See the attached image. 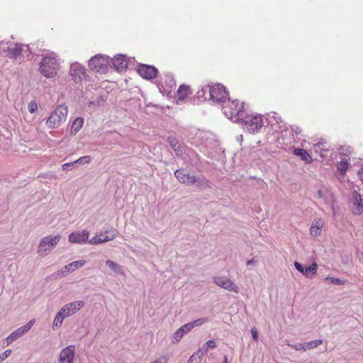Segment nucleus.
<instances>
[{"instance_id": "obj_1", "label": "nucleus", "mask_w": 363, "mask_h": 363, "mask_svg": "<svg viewBox=\"0 0 363 363\" xmlns=\"http://www.w3.org/2000/svg\"><path fill=\"white\" fill-rule=\"evenodd\" d=\"M60 66L59 55L54 52L48 50L40 62L39 71L47 79H53L57 76Z\"/></svg>"}, {"instance_id": "obj_2", "label": "nucleus", "mask_w": 363, "mask_h": 363, "mask_svg": "<svg viewBox=\"0 0 363 363\" xmlns=\"http://www.w3.org/2000/svg\"><path fill=\"white\" fill-rule=\"evenodd\" d=\"M222 109L225 116L233 122H239L246 111L244 103L240 104L237 100L228 101Z\"/></svg>"}, {"instance_id": "obj_3", "label": "nucleus", "mask_w": 363, "mask_h": 363, "mask_svg": "<svg viewBox=\"0 0 363 363\" xmlns=\"http://www.w3.org/2000/svg\"><path fill=\"white\" fill-rule=\"evenodd\" d=\"M243 126L244 130L250 133H256L263 126V118L262 115L247 113L245 111L244 116H242L240 121Z\"/></svg>"}, {"instance_id": "obj_4", "label": "nucleus", "mask_w": 363, "mask_h": 363, "mask_svg": "<svg viewBox=\"0 0 363 363\" xmlns=\"http://www.w3.org/2000/svg\"><path fill=\"white\" fill-rule=\"evenodd\" d=\"M68 113V108L65 104L57 106L46 120L48 128L55 129L65 122Z\"/></svg>"}, {"instance_id": "obj_5", "label": "nucleus", "mask_w": 363, "mask_h": 363, "mask_svg": "<svg viewBox=\"0 0 363 363\" xmlns=\"http://www.w3.org/2000/svg\"><path fill=\"white\" fill-rule=\"evenodd\" d=\"M216 143L213 134L208 131L198 130L195 133V136L193 138L192 143L200 148L201 151L206 154L208 152V149H211Z\"/></svg>"}, {"instance_id": "obj_6", "label": "nucleus", "mask_w": 363, "mask_h": 363, "mask_svg": "<svg viewBox=\"0 0 363 363\" xmlns=\"http://www.w3.org/2000/svg\"><path fill=\"white\" fill-rule=\"evenodd\" d=\"M61 237L60 235L46 236L40 241L38 253L44 257L48 254L60 242Z\"/></svg>"}, {"instance_id": "obj_7", "label": "nucleus", "mask_w": 363, "mask_h": 363, "mask_svg": "<svg viewBox=\"0 0 363 363\" xmlns=\"http://www.w3.org/2000/svg\"><path fill=\"white\" fill-rule=\"evenodd\" d=\"M348 204L350 211L354 215L359 216L363 213V199L357 191H351L348 197Z\"/></svg>"}, {"instance_id": "obj_8", "label": "nucleus", "mask_w": 363, "mask_h": 363, "mask_svg": "<svg viewBox=\"0 0 363 363\" xmlns=\"http://www.w3.org/2000/svg\"><path fill=\"white\" fill-rule=\"evenodd\" d=\"M110 60L108 57L96 55L89 61V68L96 72L104 73L108 70Z\"/></svg>"}, {"instance_id": "obj_9", "label": "nucleus", "mask_w": 363, "mask_h": 363, "mask_svg": "<svg viewBox=\"0 0 363 363\" xmlns=\"http://www.w3.org/2000/svg\"><path fill=\"white\" fill-rule=\"evenodd\" d=\"M228 93L225 87L220 84L211 85L209 89V100L216 103L225 102L227 99Z\"/></svg>"}, {"instance_id": "obj_10", "label": "nucleus", "mask_w": 363, "mask_h": 363, "mask_svg": "<svg viewBox=\"0 0 363 363\" xmlns=\"http://www.w3.org/2000/svg\"><path fill=\"white\" fill-rule=\"evenodd\" d=\"M69 75L71 76L72 80L76 84L82 82L88 77L84 67L77 62L70 65Z\"/></svg>"}, {"instance_id": "obj_11", "label": "nucleus", "mask_w": 363, "mask_h": 363, "mask_svg": "<svg viewBox=\"0 0 363 363\" xmlns=\"http://www.w3.org/2000/svg\"><path fill=\"white\" fill-rule=\"evenodd\" d=\"M213 281L217 286L227 291L235 293H238L239 291V288L230 280V279L226 277H214L213 278Z\"/></svg>"}, {"instance_id": "obj_12", "label": "nucleus", "mask_w": 363, "mask_h": 363, "mask_svg": "<svg viewBox=\"0 0 363 363\" xmlns=\"http://www.w3.org/2000/svg\"><path fill=\"white\" fill-rule=\"evenodd\" d=\"M116 235V232L114 228L106 230L104 233L96 235L93 237L89 242L91 244H99L108 240H112Z\"/></svg>"}, {"instance_id": "obj_13", "label": "nucleus", "mask_w": 363, "mask_h": 363, "mask_svg": "<svg viewBox=\"0 0 363 363\" xmlns=\"http://www.w3.org/2000/svg\"><path fill=\"white\" fill-rule=\"evenodd\" d=\"M84 306L83 301H77L67 303L60 311L64 316L69 317L79 311Z\"/></svg>"}, {"instance_id": "obj_14", "label": "nucleus", "mask_w": 363, "mask_h": 363, "mask_svg": "<svg viewBox=\"0 0 363 363\" xmlns=\"http://www.w3.org/2000/svg\"><path fill=\"white\" fill-rule=\"evenodd\" d=\"M137 72L143 78L152 79L155 77L157 70L153 66L140 64L138 67Z\"/></svg>"}, {"instance_id": "obj_15", "label": "nucleus", "mask_w": 363, "mask_h": 363, "mask_svg": "<svg viewBox=\"0 0 363 363\" xmlns=\"http://www.w3.org/2000/svg\"><path fill=\"white\" fill-rule=\"evenodd\" d=\"M75 346L73 345H69L64 348L60 354V363H73L74 357Z\"/></svg>"}, {"instance_id": "obj_16", "label": "nucleus", "mask_w": 363, "mask_h": 363, "mask_svg": "<svg viewBox=\"0 0 363 363\" xmlns=\"http://www.w3.org/2000/svg\"><path fill=\"white\" fill-rule=\"evenodd\" d=\"M295 268L306 277H311L317 273L318 264L314 262L311 265L304 267L298 262H294Z\"/></svg>"}, {"instance_id": "obj_17", "label": "nucleus", "mask_w": 363, "mask_h": 363, "mask_svg": "<svg viewBox=\"0 0 363 363\" xmlns=\"http://www.w3.org/2000/svg\"><path fill=\"white\" fill-rule=\"evenodd\" d=\"M350 157L345 154H340V161L337 162V172L340 176H344L350 166Z\"/></svg>"}, {"instance_id": "obj_18", "label": "nucleus", "mask_w": 363, "mask_h": 363, "mask_svg": "<svg viewBox=\"0 0 363 363\" xmlns=\"http://www.w3.org/2000/svg\"><path fill=\"white\" fill-rule=\"evenodd\" d=\"M174 176L180 183L186 185H191V182L194 177V175H191L188 170L185 169L176 170L174 172Z\"/></svg>"}, {"instance_id": "obj_19", "label": "nucleus", "mask_w": 363, "mask_h": 363, "mask_svg": "<svg viewBox=\"0 0 363 363\" xmlns=\"http://www.w3.org/2000/svg\"><path fill=\"white\" fill-rule=\"evenodd\" d=\"M112 64L117 72H122L125 70L128 65L126 56L123 55H116L112 60Z\"/></svg>"}, {"instance_id": "obj_20", "label": "nucleus", "mask_w": 363, "mask_h": 363, "mask_svg": "<svg viewBox=\"0 0 363 363\" xmlns=\"http://www.w3.org/2000/svg\"><path fill=\"white\" fill-rule=\"evenodd\" d=\"M89 235V233L86 230H83L82 233H72L69 235V240L73 243H85L88 240Z\"/></svg>"}, {"instance_id": "obj_21", "label": "nucleus", "mask_w": 363, "mask_h": 363, "mask_svg": "<svg viewBox=\"0 0 363 363\" xmlns=\"http://www.w3.org/2000/svg\"><path fill=\"white\" fill-rule=\"evenodd\" d=\"M24 48L26 49V50H29V45H23V44H13L8 47L9 53L13 58H18L20 57L22 54V50Z\"/></svg>"}, {"instance_id": "obj_22", "label": "nucleus", "mask_w": 363, "mask_h": 363, "mask_svg": "<svg viewBox=\"0 0 363 363\" xmlns=\"http://www.w3.org/2000/svg\"><path fill=\"white\" fill-rule=\"evenodd\" d=\"M267 120L268 121V123L275 130L281 129L282 128L281 125V118L280 116L276 112H271L267 114Z\"/></svg>"}, {"instance_id": "obj_23", "label": "nucleus", "mask_w": 363, "mask_h": 363, "mask_svg": "<svg viewBox=\"0 0 363 363\" xmlns=\"http://www.w3.org/2000/svg\"><path fill=\"white\" fill-rule=\"evenodd\" d=\"M86 262L83 259L72 262L67 265H65L61 271V274L63 277H65L69 273L73 272L77 269L83 267L85 264Z\"/></svg>"}, {"instance_id": "obj_24", "label": "nucleus", "mask_w": 363, "mask_h": 363, "mask_svg": "<svg viewBox=\"0 0 363 363\" xmlns=\"http://www.w3.org/2000/svg\"><path fill=\"white\" fill-rule=\"evenodd\" d=\"M34 320H30L28 323H27L26 325H23L22 327L18 328L15 331L11 333V335L12 336V338H13L15 340L18 338L23 336L25 333H28L32 326L33 325Z\"/></svg>"}, {"instance_id": "obj_25", "label": "nucleus", "mask_w": 363, "mask_h": 363, "mask_svg": "<svg viewBox=\"0 0 363 363\" xmlns=\"http://www.w3.org/2000/svg\"><path fill=\"white\" fill-rule=\"evenodd\" d=\"M195 184L196 187L201 189H206L211 188V182L204 177H196L194 176L191 182V185Z\"/></svg>"}, {"instance_id": "obj_26", "label": "nucleus", "mask_w": 363, "mask_h": 363, "mask_svg": "<svg viewBox=\"0 0 363 363\" xmlns=\"http://www.w3.org/2000/svg\"><path fill=\"white\" fill-rule=\"evenodd\" d=\"M294 154L301 158L303 161L311 163L312 158L306 150L302 148H295L294 150Z\"/></svg>"}, {"instance_id": "obj_27", "label": "nucleus", "mask_w": 363, "mask_h": 363, "mask_svg": "<svg viewBox=\"0 0 363 363\" xmlns=\"http://www.w3.org/2000/svg\"><path fill=\"white\" fill-rule=\"evenodd\" d=\"M168 142L171 147L174 150L177 155H180L182 154L183 147L179 144V141L176 138H168Z\"/></svg>"}, {"instance_id": "obj_28", "label": "nucleus", "mask_w": 363, "mask_h": 363, "mask_svg": "<svg viewBox=\"0 0 363 363\" xmlns=\"http://www.w3.org/2000/svg\"><path fill=\"white\" fill-rule=\"evenodd\" d=\"M84 119L81 117L77 118L71 125L70 130L72 134H76L83 126Z\"/></svg>"}, {"instance_id": "obj_29", "label": "nucleus", "mask_w": 363, "mask_h": 363, "mask_svg": "<svg viewBox=\"0 0 363 363\" xmlns=\"http://www.w3.org/2000/svg\"><path fill=\"white\" fill-rule=\"evenodd\" d=\"M189 94V86L182 84L177 90L178 100L183 101Z\"/></svg>"}, {"instance_id": "obj_30", "label": "nucleus", "mask_w": 363, "mask_h": 363, "mask_svg": "<svg viewBox=\"0 0 363 363\" xmlns=\"http://www.w3.org/2000/svg\"><path fill=\"white\" fill-rule=\"evenodd\" d=\"M106 264L116 274H123V268L122 267L113 262L112 260H110V259H108L106 262Z\"/></svg>"}, {"instance_id": "obj_31", "label": "nucleus", "mask_w": 363, "mask_h": 363, "mask_svg": "<svg viewBox=\"0 0 363 363\" xmlns=\"http://www.w3.org/2000/svg\"><path fill=\"white\" fill-rule=\"evenodd\" d=\"M204 355V352L201 349H199L189 359L188 363H200L201 357Z\"/></svg>"}, {"instance_id": "obj_32", "label": "nucleus", "mask_w": 363, "mask_h": 363, "mask_svg": "<svg viewBox=\"0 0 363 363\" xmlns=\"http://www.w3.org/2000/svg\"><path fill=\"white\" fill-rule=\"evenodd\" d=\"M210 87L211 85L208 84L207 86H203L201 89H199V91L196 93V97L199 101L207 99L206 95L207 93L209 94Z\"/></svg>"}, {"instance_id": "obj_33", "label": "nucleus", "mask_w": 363, "mask_h": 363, "mask_svg": "<svg viewBox=\"0 0 363 363\" xmlns=\"http://www.w3.org/2000/svg\"><path fill=\"white\" fill-rule=\"evenodd\" d=\"M323 343V340L321 339L312 340L307 342H303L305 351L309 349L316 348L319 345Z\"/></svg>"}, {"instance_id": "obj_34", "label": "nucleus", "mask_w": 363, "mask_h": 363, "mask_svg": "<svg viewBox=\"0 0 363 363\" xmlns=\"http://www.w3.org/2000/svg\"><path fill=\"white\" fill-rule=\"evenodd\" d=\"M65 318L67 317L64 316L63 313L60 310L54 319L53 326L56 328L60 327Z\"/></svg>"}, {"instance_id": "obj_35", "label": "nucleus", "mask_w": 363, "mask_h": 363, "mask_svg": "<svg viewBox=\"0 0 363 363\" xmlns=\"http://www.w3.org/2000/svg\"><path fill=\"white\" fill-rule=\"evenodd\" d=\"M216 346V344L214 340H208L203 346V348L201 349L203 352H204V354L206 353L209 350L215 348Z\"/></svg>"}, {"instance_id": "obj_36", "label": "nucleus", "mask_w": 363, "mask_h": 363, "mask_svg": "<svg viewBox=\"0 0 363 363\" xmlns=\"http://www.w3.org/2000/svg\"><path fill=\"white\" fill-rule=\"evenodd\" d=\"M208 321V318H206V317H203V318H200L199 319H196L194 321H191L190 322L191 326H192V328H194V327H196V326H200L202 324L206 323Z\"/></svg>"}, {"instance_id": "obj_37", "label": "nucleus", "mask_w": 363, "mask_h": 363, "mask_svg": "<svg viewBox=\"0 0 363 363\" xmlns=\"http://www.w3.org/2000/svg\"><path fill=\"white\" fill-rule=\"evenodd\" d=\"M91 157L90 156H84L79 157L78 160H75L74 163L76 164H88L91 162Z\"/></svg>"}, {"instance_id": "obj_38", "label": "nucleus", "mask_w": 363, "mask_h": 363, "mask_svg": "<svg viewBox=\"0 0 363 363\" xmlns=\"http://www.w3.org/2000/svg\"><path fill=\"white\" fill-rule=\"evenodd\" d=\"M288 346L291 347V348H294L298 351H300V350H304L305 351V347H304V344L303 342H297V343H295V344H287Z\"/></svg>"}, {"instance_id": "obj_39", "label": "nucleus", "mask_w": 363, "mask_h": 363, "mask_svg": "<svg viewBox=\"0 0 363 363\" xmlns=\"http://www.w3.org/2000/svg\"><path fill=\"white\" fill-rule=\"evenodd\" d=\"M104 99L101 96L96 100L90 101L89 104V106H100L104 104Z\"/></svg>"}, {"instance_id": "obj_40", "label": "nucleus", "mask_w": 363, "mask_h": 363, "mask_svg": "<svg viewBox=\"0 0 363 363\" xmlns=\"http://www.w3.org/2000/svg\"><path fill=\"white\" fill-rule=\"evenodd\" d=\"M28 111L30 113H34L38 110V105L35 101H32L28 105Z\"/></svg>"}, {"instance_id": "obj_41", "label": "nucleus", "mask_w": 363, "mask_h": 363, "mask_svg": "<svg viewBox=\"0 0 363 363\" xmlns=\"http://www.w3.org/2000/svg\"><path fill=\"white\" fill-rule=\"evenodd\" d=\"M183 335V332L179 328L173 334V338L175 340V342H179L182 338Z\"/></svg>"}, {"instance_id": "obj_42", "label": "nucleus", "mask_w": 363, "mask_h": 363, "mask_svg": "<svg viewBox=\"0 0 363 363\" xmlns=\"http://www.w3.org/2000/svg\"><path fill=\"white\" fill-rule=\"evenodd\" d=\"M179 329L183 332V334L184 335L185 333L189 332L193 328L189 322L182 325L181 328H179Z\"/></svg>"}, {"instance_id": "obj_43", "label": "nucleus", "mask_w": 363, "mask_h": 363, "mask_svg": "<svg viewBox=\"0 0 363 363\" xmlns=\"http://www.w3.org/2000/svg\"><path fill=\"white\" fill-rule=\"evenodd\" d=\"M12 353L11 350H7L0 354V363L9 357Z\"/></svg>"}, {"instance_id": "obj_44", "label": "nucleus", "mask_w": 363, "mask_h": 363, "mask_svg": "<svg viewBox=\"0 0 363 363\" xmlns=\"http://www.w3.org/2000/svg\"><path fill=\"white\" fill-rule=\"evenodd\" d=\"M290 130L293 135H298L301 133V128L297 125H291Z\"/></svg>"}, {"instance_id": "obj_45", "label": "nucleus", "mask_w": 363, "mask_h": 363, "mask_svg": "<svg viewBox=\"0 0 363 363\" xmlns=\"http://www.w3.org/2000/svg\"><path fill=\"white\" fill-rule=\"evenodd\" d=\"M325 280H330L331 283H333L334 284H338V285L342 284L344 283V281L340 279H336L334 277H327L325 278Z\"/></svg>"}, {"instance_id": "obj_46", "label": "nucleus", "mask_w": 363, "mask_h": 363, "mask_svg": "<svg viewBox=\"0 0 363 363\" xmlns=\"http://www.w3.org/2000/svg\"><path fill=\"white\" fill-rule=\"evenodd\" d=\"M74 165H75V163H74V162L65 163L64 164H62V168L64 171H68L72 167H74Z\"/></svg>"}, {"instance_id": "obj_47", "label": "nucleus", "mask_w": 363, "mask_h": 363, "mask_svg": "<svg viewBox=\"0 0 363 363\" xmlns=\"http://www.w3.org/2000/svg\"><path fill=\"white\" fill-rule=\"evenodd\" d=\"M311 235L315 237L321 233V228H310Z\"/></svg>"}, {"instance_id": "obj_48", "label": "nucleus", "mask_w": 363, "mask_h": 363, "mask_svg": "<svg viewBox=\"0 0 363 363\" xmlns=\"http://www.w3.org/2000/svg\"><path fill=\"white\" fill-rule=\"evenodd\" d=\"M167 357L166 356H162L160 358H158L155 362L153 363H167Z\"/></svg>"}, {"instance_id": "obj_49", "label": "nucleus", "mask_w": 363, "mask_h": 363, "mask_svg": "<svg viewBox=\"0 0 363 363\" xmlns=\"http://www.w3.org/2000/svg\"><path fill=\"white\" fill-rule=\"evenodd\" d=\"M357 175H358V177L359 179L362 181V184H363V166H362L358 172H357Z\"/></svg>"}, {"instance_id": "obj_50", "label": "nucleus", "mask_w": 363, "mask_h": 363, "mask_svg": "<svg viewBox=\"0 0 363 363\" xmlns=\"http://www.w3.org/2000/svg\"><path fill=\"white\" fill-rule=\"evenodd\" d=\"M251 333L254 340H257L258 338L257 332L255 328L251 329Z\"/></svg>"}, {"instance_id": "obj_51", "label": "nucleus", "mask_w": 363, "mask_h": 363, "mask_svg": "<svg viewBox=\"0 0 363 363\" xmlns=\"http://www.w3.org/2000/svg\"><path fill=\"white\" fill-rule=\"evenodd\" d=\"M167 79L169 80V86L171 87L176 86V82L172 76H168Z\"/></svg>"}, {"instance_id": "obj_52", "label": "nucleus", "mask_w": 363, "mask_h": 363, "mask_svg": "<svg viewBox=\"0 0 363 363\" xmlns=\"http://www.w3.org/2000/svg\"><path fill=\"white\" fill-rule=\"evenodd\" d=\"M257 261L254 259H248L247 262H246V264L247 266H250V265H252V266H255L257 264Z\"/></svg>"}, {"instance_id": "obj_53", "label": "nucleus", "mask_w": 363, "mask_h": 363, "mask_svg": "<svg viewBox=\"0 0 363 363\" xmlns=\"http://www.w3.org/2000/svg\"><path fill=\"white\" fill-rule=\"evenodd\" d=\"M30 52H30V49H29L28 50H26V48H24L23 50H22V54H21V55H22L23 57H25V56H26V57H28V56L30 55Z\"/></svg>"}, {"instance_id": "obj_54", "label": "nucleus", "mask_w": 363, "mask_h": 363, "mask_svg": "<svg viewBox=\"0 0 363 363\" xmlns=\"http://www.w3.org/2000/svg\"><path fill=\"white\" fill-rule=\"evenodd\" d=\"M318 196H319L320 198H323L325 194H328V191L326 190L320 189V190L318 191Z\"/></svg>"}, {"instance_id": "obj_55", "label": "nucleus", "mask_w": 363, "mask_h": 363, "mask_svg": "<svg viewBox=\"0 0 363 363\" xmlns=\"http://www.w3.org/2000/svg\"><path fill=\"white\" fill-rule=\"evenodd\" d=\"M15 340L12 338V336L10 335L9 337L6 338V345H10L12 342H13Z\"/></svg>"}, {"instance_id": "obj_56", "label": "nucleus", "mask_w": 363, "mask_h": 363, "mask_svg": "<svg viewBox=\"0 0 363 363\" xmlns=\"http://www.w3.org/2000/svg\"><path fill=\"white\" fill-rule=\"evenodd\" d=\"M320 225H323L322 223H319V222H316L315 224H313L311 227V228H313V227H319Z\"/></svg>"}, {"instance_id": "obj_57", "label": "nucleus", "mask_w": 363, "mask_h": 363, "mask_svg": "<svg viewBox=\"0 0 363 363\" xmlns=\"http://www.w3.org/2000/svg\"><path fill=\"white\" fill-rule=\"evenodd\" d=\"M237 140L238 141H241L242 140V135H240L237 137Z\"/></svg>"}, {"instance_id": "obj_58", "label": "nucleus", "mask_w": 363, "mask_h": 363, "mask_svg": "<svg viewBox=\"0 0 363 363\" xmlns=\"http://www.w3.org/2000/svg\"><path fill=\"white\" fill-rule=\"evenodd\" d=\"M223 363H228V358L226 356L224 357L223 362Z\"/></svg>"}]
</instances>
